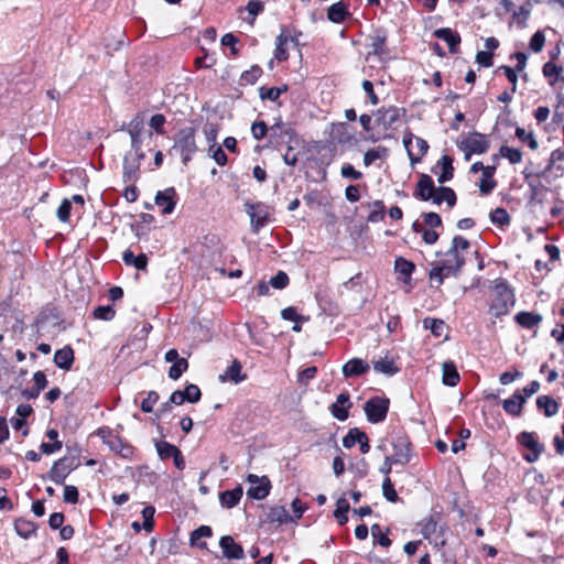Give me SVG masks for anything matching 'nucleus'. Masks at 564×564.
Masks as SVG:
<instances>
[{"label":"nucleus","instance_id":"nucleus-1","mask_svg":"<svg viewBox=\"0 0 564 564\" xmlns=\"http://www.w3.org/2000/svg\"><path fill=\"white\" fill-rule=\"evenodd\" d=\"M494 283L489 312L495 317H501L509 314L516 303V297L506 279H497Z\"/></svg>","mask_w":564,"mask_h":564},{"label":"nucleus","instance_id":"nucleus-2","mask_svg":"<svg viewBox=\"0 0 564 564\" xmlns=\"http://www.w3.org/2000/svg\"><path fill=\"white\" fill-rule=\"evenodd\" d=\"M469 247L470 243L466 238L463 236H455L452 240L451 248L445 253V259L440 263L452 271L453 276H457L465 265V258L462 252L466 251Z\"/></svg>","mask_w":564,"mask_h":564},{"label":"nucleus","instance_id":"nucleus-3","mask_svg":"<svg viewBox=\"0 0 564 564\" xmlns=\"http://www.w3.org/2000/svg\"><path fill=\"white\" fill-rule=\"evenodd\" d=\"M195 129L192 127L183 128L178 131L174 148L180 151L184 164L191 161L192 155L196 152Z\"/></svg>","mask_w":564,"mask_h":564},{"label":"nucleus","instance_id":"nucleus-4","mask_svg":"<svg viewBox=\"0 0 564 564\" xmlns=\"http://www.w3.org/2000/svg\"><path fill=\"white\" fill-rule=\"evenodd\" d=\"M391 446L393 453L390 455L395 465H406L411 459L412 445L409 436L399 432L391 436Z\"/></svg>","mask_w":564,"mask_h":564},{"label":"nucleus","instance_id":"nucleus-5","mask_svg":"<svg viewBox=\"0 0 564 564\" xmlns=\"http://www.w3.org/2000/svg\"><path fill=\"white\" fill-rule=\"evenodd\" d=\"M246 212L250 217L251 229L258 234L270 221V208L264 203H246Z\"/></svg>","mask_w":564,"mask_h":564},{"label":"nucleus","instance_id":"nucleus-6","mask_svg":"<svg viewBox=\"0 0 564 564\" xmlns=\"http://www.w3.org/2000/svg\"><path fill=\"white\" fill-rule=\"evenodd\" d=\"M389 399L383 397H372L370 398L364 406L365 413L367 415V420L370 423H380L386 420L388 411H389Z\"/></svg>","mask_w":564,"mask_h":564},{"label":"nucleus","instance_id":"nucleus-7","mask_svg":"<svg viewBox=\"0 0 564 564\" xmlns=\"http://www.w3.org/2000/svg\"><path fill=\"white\" fill-rule=\"evenodd\" d=\"M519 444L530 452L523 455V459L528 463H534L544 452V445L539 441L534 432H521L517 437Z\"/></svg>","mask_w":564,"mask_h":564},{"label":"nucleus","instance_id":"nucleus-8","mask_svg":"<svg viewBox=\"0 0 564 564\" xmlns=\"http://www.w3.org/2000/svg\"><path fill=\"white\" fill-rule=\"evenodd\" d=\"M489 145V140L485 134L474 132L462 141L460 149L466 151V159L469 160L471 154L486 153Z\"/></svg>","mask_w":564,"mask_h":564},{"label":"nucleus","instance_id":"nucleus-9","mask_svg":"<svg viewBox=\"0 0 564 564\" xmlns=\"http://www.w3.org/2000/svg\"><path fill=\"white\" fill-rule=\"evenodd\" d=\"M247 480L252 485L247 491L248 497L262 500L269 496L271 482L268 477L263 476L260 478L257 475L250 474Z\"/></svg>","mask_w":564,"mask_h":564},{"label":"nucleus","instance_id":"nucleus-10","mask_svg":"<svg viewBox=\"0 0 564 564\" xmlns=\"http://www.w3.org/2000/svg\"><path fill=\"white\" fill-rule=\"evenodd\" d=\"M144 159V153H137V159H131L126 155L123 159V173L122 178L124 183L134 184L139 178L140 162Z\"/></svg>","mask_w":564,"mask_h":564},{"label":"nucleus","instance_id":"nucleus-11","mask_svg":"<svg viewBox=\"0 0 564 564\" xmlns=\"http://www.w3.org/2000/svg\"><path fill=\"white\" fill-rule=\"evenodd\" d=\"M359 445L360 452L367 454L370 451L368 435L359 429H350L347 435L343 438V445L346 448H351Z\"/></svg>","mask_w":564,"mask_h":564},{"label":"nucleus","instance_id":"nucleus-12","mask_svg":"<svg viewBox=\"0 0 564 564\" xmlns=\"http://www.w3.org/2000/svg\"><path fill=\"white\" fill-rule=\"evenodd\" d=\"M74 469L73 462L66 457L59 458L56 460L51 470H50V479L54 481L56 485H63L66 477Z\"/></svg>","mask_w":564,"mask_h":564},{"label":"nucleus","instance_id":"nucleus-13","mask_svg":"<svg viewBox=\"0 0 564 564\" xmlns=\"http://www.w3.org/2000/svg\"><path fill=\"white\" fill-rule=\"evenodd\" d=\"M436 186L433 178L427 174H421L416 183L413 196L420 200L429 202L433 198Z\"/></svg>","mask_w":564,"mask_h":564},{"label":"nucleus","instance_id":"nucleus-14","mask_svg":"<svg viewBox=\"0 0 564 564\" xmlns=\"http://www.w3.org/2000/svg\"><path fill=\"white\" fill-rule=\"evenodd\" d=\"M144 129V121L142 116L137 115L128 124V133L131 138V148L135 153L142 152V139L141 134Z\"/></svg>","mask_w":564,"mask_h":564},{"label":"nucleus","instance_id":"nucleus-15","mask_svg":"<svg viewBox=\"0 0 564 564\" xmlns=\"http://www.w3.org/2000/svg\"><path fill=\"white\" fill-rule=\"evenodd\" d=\"M155 204L161 208L162 214H172L176 206V191L174 187H169L164 191L158 192L155 196Z\"/></svg>","mask_w":564,"mask_h":564},{"label":"nucleus","instance_id":"nucleus-16","mask_svg":"<svg viewBox=\"0 0 564 564\" xmlns=\"http://www.w3.org/2000/svg\"><path fill=\"white\" fill-rule=\"evenodd\" d=\"M223 555L228 560H241L245 556L243 547L231 535H224L219 541Z\"/></svg>","mask_w":564,"mask_h":564},{"label":"nucleus","instance_id":"nucleus-17","mask_svg":"<svg viewBox=\"0 0 564 564\" xmlns=\"http://www.w3.org/2000/svg\"><path fill=\"white\" fill-rule=\"evenodd\" d=\"M351 405L349 393L341 392L337 395L336 402L330 405L329 410L335 419L345 421L348 419Z\"/></svg>","mask_w":564,"mask_h":564},{"label":"nucleus","instance_id":"nucleus-18","mask_svg":"<svg viewBox=\"0 0 564 564\" xmlns=\"http://www.w3.org/2000/svg\"><path fill=\"white\" fill-rule=\"evenodd\" d=\"M434 174H438L437 182L444 184L451 181L454 176L453 158L443 155L432 169Z\"/></svg>","mask_w":564,"mask_h":564},{"label":"nucleus","instance_id":"nucleus-19","mask_svg":"<svg viewBox=\"0 0 564 564\" xmlns=\"http://www.w3.org/2000/svg\"><path fill=\"white\" fill-rule=\"evenodd\" d=\"M542 73L550 86L556 87L557 84L564 86L563 66L549 61L543 65Z\"/></svg>","mask_w":564,"mask_h":564},{"label":"nucleus","instance_id":"nucleus-20","mask_svg":"<svg viewBox=\"0 0 564 564\" xmlns=\"http://www.w3.org/2000/svg\"><path fill=\"white\" fill-rule=\"evenodd\" d=\"M542 315L533 312H519L514 315V322L522 328L536 330L542 323Z\"/></svg>","mask_w":564,"mask_h":564},{"label":"nucleus","instance_id":"nucleus-21","mask_svg":"<svg viewBox=\"0 0 564 564\" xmlns=\"http://www.w3.org/2000/svg\"><path fill=\"white\" fill-rule=\"evenodd\" d=\"M292 39L291 30L283 28L281 33L276 36L275 40V50H274V58L278 62H284L289 58V53L286 48V44Z\"/></svg>","mask_w":564,"mask_h":564},{"label":"nucleus","instance_id":"nucleus-22","mask_svg":"<svg viewBox=\"0 0 564 564\" xmlns=\"http://www.w3.org/2000/svg\"><path fill=\"white\" fill-rule=\"evenodd\" d=\"M247 376L242 373V366L237 359L232 360L231 365L227 367L226 371L219 375L220 382L240 383L246 380Z\"/></svg>","mask_w":564,"mask_h":564},{"label":"nucleus","instance_id":"nucleus-23","mask_svg":"<svg viewBox=\"0 0 564 564\" xmlns=\"http://www.w3.org/2000/svg\"><path fill=\"white\" fill-rule=\"evenodd\" d=\"M442 528L440 527L438 522L434 518L425 519L421 524V533L422 535L433 541L435 544H445V541L442 539L440 540L438 532H441Z\"/></svg>","mask_w":564,"mask_h":564},{"label":"nucleus","instance_id":"nucleus-24","mask_svg":"<svg viewBox=\"0 0 564 564\" xmlns=\"http://www.w3.org/2000/svg\"><path fill=\"white\" fill-rule=\"evenodd\" d=\"M525 398L520 390L514 391L511 398L502 401V409L512 416H519L522 413Z\"/></svg>","mask_w":564,"mask_h":564},{"label":"nucleus","instance_id":"nucleus-25","mask_svg":"<svg viewBox=\"0 0 564 564\" xmlns=\"http://www.w3.org/2000/svg\"><path fill=\"white\" fill-rule=\"evenodd\" d=\"M431 202L435 205L446 203L448 208H453L456 205L457 196L453 188L446 186H440L435 188L433 198Z\"/></svg>","mask_w":564,"mask_h":564},{"label":"nucleus","instance_id":"nucleus-26","mask_svg":"<svg viewBox=\"0 0 564 564\" xmlns=\"http://www.w3.org/2000/svg\"><path fill=\"white\" fill-rule=\"evenodd\" d=\"M434 36L446 42L451 53H456L460 44V35L449 28H442L434 31Z\"/></svg>","mask_w":564,"mask_h":564},{"label":"nucleus","instance_id":"nucleus-27","mask_svg":"<svg viewBox=\"0 0 564 564\" xmlns=\"http://www.w3.org/2000/svg\"><path fill=\"white\" fill-rule=\"evenodd\" d=\"M74 350L70 346L57 349L54 354V364L63 370H69L74 364Z\"/></svg>","mask_w":564,"mask_h":564},{"label":"nucleus","instance_id":"nucleus-28","mask_svg":"<svg viewBox=\"0 0 564 564\" xmlns=\"http://www.w3.org/2000/svg\"><path fill=\"white\" fill-rule=\"evenodd\" d=\"M369 370V365L359 358H352L347 361L343 367V375L346 378L357 377L364 375Z\"/></svg>","mask_w":564,"mask_h":564},{"label":"nucleus","instance_id":"nucleus-29","mask_svg":"<svg viewBox=\"0 0 564 564\" xmlns=\"http://www.w3.org/2000/svg\"><path fill=\"white\" fill-rule=\"evenodd\" d=\"M242 487L237 486L231 490H225L220 492L219 500L223 507L230 509L239 503L240 499L242 498Z\"/></svg>","mask_w":564,"mask_h":564},{"label":"nucleus","instance_id":"nucleus-30","mask_svg":"<svg viewBox=\"0 0 564 564\" xmlns=\"http://www.w3.org/2000/svg\"><path fill=\"white\" fill-rule=\"evenodd\" d=\"M109 448L122 458L131 459L134 455V447L123 442L119 436L111 438Z\"/></svg>","mask_w":564,"mask_h":564},{"label":"nucleus","instance_id":"nucleus-31","mask_svg":"<svg viewBox=\"0 0 564 564\" xmlns=\"http://www.w3.org/2000/svg\"><path fill=\"white\" fill-rule=\"evenodd\" d=\"M443 377L442 381L445 386L456 387L459 383L460 376L457 371L456 365L454 361L448 360L443 364Z\"/></svg>","mask_w":564,"mask_h":564},{"label":"nucleus","instance_id":"nucleus-32","mask_svg":"<svg viewBox=\"0 0 564 564\" xmlns=\"http://www.w3.org/2000/svg\"><path fill=\"white\" fill-rule=\"evenodd\" d=\"M348 15V4L343 1L332 4L327 10V18L333 23H343Z\"/></svg>","mask_w":564,"mask_h":564},{"label":"nucleus","instance_id":"nucleus-33","mask_svg":"<svg viewBox=\"0 0 564 564\" xmlns=\"http://www.w3.org/2000/svg\"><path fill=\"white\" fill-rule=\"evenodd\" d=\"M449 276H453L452 271L446 269L443 264L437 263L429 273L430 284L432 288L440 289L444 280Z\"/></svg>","mask_w":564,"mask_h":564},{"label":"nucleus","instance_id":"nucleus-34","mask_svg":"<svg viewBox=\"0 0 564 564\" xmlns=\"http://www.w3.org/2000/svg\"><path fill=\"white\" fill-rule=\"evenodd\" d=\"M267 521L270 523L284 524L293 521V519L284 506H274L270 508L267 514Z\"/></svg>","mask_w":564,"mask_h":564},{"label":"nucleus","instance_id":"nucleus-35","mask_svg":"<svg viewBox=\"0 0 564 564\" xmlns=\"http://www.w3.org/2000/svg\"><path fill=\"white\" fill-rule=\"evenodd\" d=\"M400 120V109L390 107L388 109L378 110V122L384 128H391L397 121Z\"/></svg>","mask_w":564,"mask_h":564},{"label":"nucleus","instance_id":"nucleus-36","mask_svg":"<svg viewBox=\"0 0 564 564\" xmlns=\"http://www.w3.org/2000/svg\"><path fill=\"white\" fill-rule=\"evenodd\" d=\"M213 535V530L208 525H200L199 528L195 529L191 533V545L199 547L200 550H207V543L204 541H200L203 538H210Z\"/></svg>","mask_w":564,"mask_h":564},{"label":"nucleus","instance_id":"nucleus-37","mask_svg":"<svg viewBox=\"0 0 564 564\" xmlns=\"http://www.w3.org/2000/svg\"><path fill=\"white\" fill-rule=\"evenodd\" d=\"M122 260L127 265L134 267L138 270L145 271L148 267V257L144 253L134 256V253L127 249L122 254Z\"/></svg>","mask_w":564,"mask_h":564},{"label":"nucleus","instance_id":"nucleus-38","mask_svg":"<svg viewBox=\"0 0 564 564\" xmlns=\"http://www.w3.org/2000/svg\"><path fill=\"white\" fill-rule=\"evenodd\" d=\"M536 408L550 417L557 413L558 403L550 395H540L536 399Z\"/></svg>","mask_w":564,"mask_h":564},{"label":"nucleus","instance_id":"nucleus-39","mask_svg":"<svg viewBox=\"0 0 564 564\" xmlns=\"http://www.w3.org/2000/svg\"><path fill=\"white\" fill-rule=\"evenodd\" d=\"M564 161V148L555 149L551 152L549 163L546 165L547 171H555L557 176L564 175V166L558 164Z\"/></svg>","mask_w":564,"mask_h":564},{"label":"nucleus","instance_id":"nucleus-40","mask_svg":"<svg viewBox=\"0 0 564 564\" xmlns=\"http://www.w3.org/2000/svg\"><path fill=\"white\" fill-rule=\"evenodd\" d=\"M389 149L382 145L369 149L364 154V164L365 166H370L377 160L386 161L389 156Z\"/></svg>","mask_w":564,"mask_h":564},{"label":"nucleus","instance_id":"nucleus-41","mask_svg":"<svg viewBox=\"0 0 564 564\" xmlns=\"http://www.w3.org/2000/svg\"><path fill=\"white\" fill-rule=\"evenodd\" d=\"M373 369L377 372H380V373H383L387 376H393L400 370L399 367L395 365L394 359L389 358L388 356L373 361Z\"/></svg>","mask_w":564,"mask_h":564},{"label":"nucleus","instance_id":"nucleus-42","mask_svg":"<svg viewBox=\"0 0 564 564\" xmlns=\"http://www.w3.org/2000/svg\"><path fill=\"white\" fill-rule=\"evenodd\" d=\"M394 270L402 276L403 282H409L415 270V264L402 257H398L394 261Z\"/></svg>","mask_w":564,"mask_h":564},{"label":"nucleus","instance_id":"nucleus-43","mask_svg":"<svg viewBox=\"0 0 564 564\" xmlns=\"http://www.w3.org/2000/svg\"><path fill=\"white\" fill-rule=\"evenodd\" d=\"M371 53L377 56L387 54V35L382 31H377L371 37Z\"/></svg>","mask_w":564,"mask_h":564},{"label":"nucleus","instance_id":"nucleus-44","mask_svg":"<svg viewBox=\"0 0 564 564\" xmlns=\"http://www.w3.org/2000/svg\"><path fill=\"white\" fill-rule=\"evenodd\" d=\"M413 231L422 235V239L427 245H434L440 237V234L434 228H426L421 223L415 221L412 225Z\"/></svg>","mask_w":564,"mask_h":564},{"label":"nucleus","instance_id":"nucleus-45","mask_svg":"<svg viewBox=\"0 0 564 564\" xmlns=\"http://www.w3.org/2000/svg\"><path fill=\"white\" fill-rule=\"evenodd\" d=\"M289 89L288 85H283L281 87H267L261 86L259 88V95L262 100H271V101H278L280 96L284 93H286Z\"/></svg>","mask_w":564,"mask_h":564},{"label":"nucleus","instance_id":"nucleus-46","mask_svg":"<svg viewBox=\"0 0 564 564\" xmlns=\"http://www.w3.org/2000/svg\"><path fill=\"white\" fill-rule=\"evenodd\" d=\"M14 529L18 535L23 539H29L31 535L35 533L36 527L34 522L20 518L14 522Z\"/></svg>","mask_w":564,"mask_h":564},{"label":"nucleus","instance_id":"nucleus-47","mask_svg":"<svg viewBox=\"0 0 564 564\" xmlns=\"http://www.w3.org/2000/svg\"><path fill=\"white\" fill-rule=\"evenodd\" d=\"M155 448H156L159 457L162 460L172 458L176 453H178L181 451L177 446H175L166 441L156 442Z\"/></svg>","mask_w":564,"mask_h":564},{"label":"nucleus","instance_id":"nucleus-48","mask_svg":"<svg viewBox=\"0 0 564 564\" xmlns=\"http://www.w3.org/2000/svg\"><path fill=\"white\" fill-rule=\"evenodd\" d=\"M262 75V68L259 65H252L250 69L245 70L239 79L240 86L253 85Z\"/></svg>","mask_w":564,"mask_h":564},{"label":"nucleus","instance_id":"nucleus-49","mask_svg":"<svg viewBox=\"0 0 564 564\" xmlns=\"http://www.w3.org/2000/svg\"><path fill=\"white\" fill-rule=\"evenodd\" d=\"M415 143H416L417 153L415 154L412 150H409V159L412 164L419 163L421 161L422 156L426 154V152L430 148L429 143L424 139L419 138V137L415 138Z\"/></svg>","mask_w":564,"mask_h":564},{"label":"nucleus","instance_id":"nucleus-50","mask_svg":"<svg viewBox=\"0 0 564 564\" xmlns=\"http://www.w3.org/2000/svg\"><path fill=\"white\" fill-rule=\"evenodd\" d=\"M349 502L345 498L337 500L334 517L337 519L339 524H345L348 521L347 512L349 511Z\"/></svg>","mask_w":564,"mask_h":564},{"label":"nucleus","instance_id":"nucleus-51","mask_svg":"<svg viewBox=\"0 0 564 564\" xmlns=\"http://www.w3.org/2000/svg\"><path fill=\"white\" fill-rule=\"evenodd\" d=\"M499 155L506 158L511 164H517L522 161V152L519 149L501 145Z\"/></svg>","mask_w":564,"mask_h":564},{"label":"nucleus","instance_id":"nucleus-52","mask_svg":"<svg viewBox=\"0 0 564 564\" xmlns=\"http://www.w3.org/2000/svg\"><path fill=\"white\" fill-rule=\"evenodd\" d=\"M490 220L494 225L502 228L510 224V215L505 208H496L490 213Z\"/></svg>","mask_w":564,"mask_h":564},{"label":"nucleus","instance_id":"nucleus-53","mask_svg":"<svg viewBox=\"0 0 564 564\" xmlns=\"http://www.w3.org/2000/svg\"><path fill=\"white\" fill-rule=\"evenodd\" d=\"M372 210L368 215V221L378 223L384 219L386 206L382 200H375L372 203Z\"/></svg>","mask_w":564,"mask_h":564},{"label":"nucleus","instance_id":"nucleus-54","mask_svg":"<svg viewBox=\"0 0 564 564\" xmlns=\"http://www.w3.org/2000/svg\"><path fill=\"white\" fill-rule=\"evenodd\" d=\"M188 361L185 358L176 360L169 369V377L172 380H177L188 369Z\"/></svg>","mask_w":564,"mask_h":564},{"label":"nucleus","instance_id":"nucleus-55","mask_svg":"<svg viewBox=\"0 0 564 564\" xmlns=\"http://www.w3.org/2000/svg\"><path fill=\"white\" fill-rule=\"evenodd\" d=\"M423 325L425 328H429L431 329L432 334L436 337H440L442 336L444 329H445V323L444 321L442 319H437V318H430V317H426L424 321H423Z\"/></svg>","mask_w":564,"mask_h":564},{"label":"nucleus","instance_id":"nucleus-56","mask_svg":"<svg viewBox=\"0 0 564 564\" xmlns=\"http://www.w3.org/2000/svg\"><path fill=\"white\" fill-rule=\"evenodd\" d=\"M154 513L155 509L152 506H147L142 510L143 524L142 528L147 532H152L154 528Z\"/></svg>","mask_w":564,"mask_h":564},{"label":"nucleus","instance_id":"nucleus-57","mask_svg":"<svg viewBox=\"0 0 564 564\" xmlns=\"http://www.w3.org/2000/svg\"><path fill=\"white\" fill-rule=\"evenodd\" d=\"M529 188L531 192V202H536L538 204L543 203L542 194L546 192L547 189L544 187V185L541 182H529Z\"/></svg>","mask_w":564,"mask_h":564},{"label":"nucleus","instance_id":"nucleus-58","mask_svg":"<svg viewBox=\"0 0 564 564\" xmlns=\"http://www.w3.org/2000/svg\"><path fill=\"white\" fill-rule=\"evenodd\" d=\"M422 225L426 228L435 229L443 226L441 216L433 212L422 214Z\"/></svg>","mask_w":564,"mask_h":564},{"label":"nucleus","instance_id":"nucleus-59","mask_svg":"<svg viewBox=\"0 0 564 564\" xmlns=\"http://www.w3.org/2000/svg\"><path fill=\"white\" fill-rule=\"evenodd\" d=\"M93 315L97 319L111 321L116 315V311L111 305L97 306L94 310Z\"/></svg>","mask_w":564,"mask_h":564},{"label":"nucleus","instance_id":"nucleus-60","mask_svg":"<svg viewBox=\"0 0 564 564\" xmlns=\"http://www.w3.org/2000/svg\"><path fill=\"white\" fill-rule=\"evenodd\" d=\"M290 283L289 275L284 271H279L274 276H272L269 281V284L276 289V290H283L285 289Z\"/></svg>","mask_w":564,"mask_h":564},{"label":"nucleus","instance_id":"nucleus-61","mask_svg":"<svg viewBox=\"0 0 564 564\" xmlns=\"http://www.w3.org/2000/svg\"><path fill=\"white\" fill-rule=\"evenodd\" d=\"M382 491L384 498L390 502H397L399 500V496L394 489V486L390 479V477H386L382 484Z\"/></svg>","mask_w":564,"mask_h":564},{"label":"nucleus","instance_id":"nucleus-62","mask_svg":"<svg viewBox=\"0 0 564 564\" xmlns=\"http://www.w3.org/2000/svg\"><path fill=\"white\" fill-rule=\"evenodd\" d=\"M220 42L224 46L230 47V53L232 56L239 55V50L237 47V44L239 43V39L236 35H234L232 33H226L221 37Z\"/></svg>","mask_w":564,"mask_h":564},{"label":"nucleus","instance_id":"nucleus-63","mask_svg":"<svg viewBox=\"0 0 564 564\" xmlns=\"http://www.w3.org/2000/svg\"><path fill=\"white\" fill-rule=\"evenodd\" d=\"M72 210V202L68 198H64L57 209V218L63 223L69 221Z\"/></svg>","mask_w":564,"mask_h":564},{"label":"nucleus","instance_id":"nucleus-64","mask_svg":"<svg viewBox=\"0 0 564 564\" xmlns=\"http://www.w3.org/2000/svg\"><path fill=\"white\" fill-rule=\"evenodd\" d=\"M530 4L521 6L518 10L513 11L512 18L518 25L523 26L530 15Z\"/></svg>","mask_w":564,"mask_h":564}]
</instances>
